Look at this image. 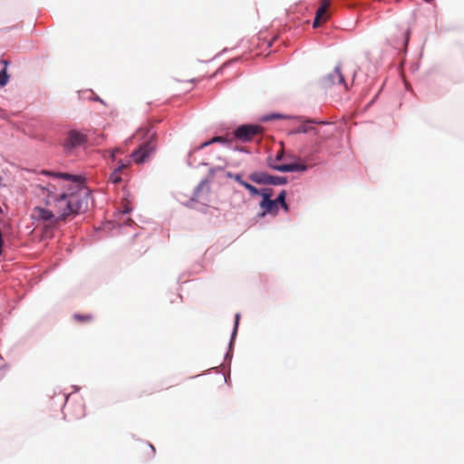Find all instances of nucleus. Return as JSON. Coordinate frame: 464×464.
<instances>
[{
  "instance_id": "1",
  "label": "nucleus",
  "mask_w": 464,
  "mask_h": 464,
  "mask_svg": "<svg viewBox=\"0 0 464 464\" xmlns=\"http://www.w3.org/2000/svg\"><path fill=\"white\" fill-rule=\"evenodd\" d=\"M88 204V195L83 189L76 194L63 193L54 198L53 208L58 219H65L70 215H76L83 210Z\"/></svg>"
},
{
  "instance_id": "2",
  "label": "nucleus",
  "mask_w": 464,
  "mask_h": 464,
  "mask_svg": "<svg viewBox=\"0 0 464 464\" xmlns=\"http://www.w3.org/2000/svg\"><path fill=\"white\" fill-rule=\"evenodd\" d=\"M156 131L152 127L140 128L135 133L134 139L143 140L140 147L130 154V158L135 163L144 162L146 158L156 150Z\"/></svg>"
},
{
  "instance_id": "3",
  "label": "nucleus",
  "mask_w": 464,
  "mask_h": 464,
  "mask_svg": "<svg viewBox=\"0 0 464 464\" xmlns=\"http://www.w3.org/2000/svg\"><path fill=\"white\" fill-rule=\"evenodd\" d=\"M264 128L257 124H244L237 127L233 132V138L242 142H249L256 137H260Z\"/></svg>"
},
{
  "instance_id": "4",
  "label": "nucleus",
  "mask_w": 464,
  "mask_h": 464,
  "mask_svg": "<svg viewBox=\"0 0 464 464\" xmlns=\"http://www.w3.org/2000/svg\"><path fill=\"white\" fill-rule=\"evenodd\" d=\"M283 156L284 151L281 150L275 159H268V166L280 172L304 171L306 169V166L301 163L278 164L277 161L281 160Z\"/></svg>"
},
{
  "instance_id": "5",
  "label": "nucleus",
  "mask_w": 464,
  "mask_h": 464,
  "mask_svg": "<svg viewBox=\"0 0 464 464\" xmlns=\"http://www.w3.org/2000/svg\"><path fill=\"white\" fill-rule=\"evenodd\" d=\"M32 218L49 226H54L59 221L58 218L51 210L42 207H35L32 211Z\"/></svg>"
},
{
  "instance_id": "6",
  "label": "nucleus",
  "mask_w": 464,
  "mask_h": 464,
  "mask_svg": "<svg viewBox=\"0 0 464 464\" xmlns=\"http://www.w3.org/2000/svg\"><path fill=\"white\" fill-rule=\"evenodd\" d=\"M262 201L260 202V208H262V213L259 215L260 217H264L266 214H273L276 215L278 211V206L275 200H272L270 198L272 196L271 189L266 188L261 192Z\"/></svg>"
},
{
  "instance_id": "7",
  "label": "nucleus",
  "mask_w": 464,
  "mask_h": 464,
  "mask_svg": "<svg viewBox=\"0 0 464 464\" xmlns=\"http://www.w3.org/2000/svg\"><path fill=\"white\" fill-rule=\"evenodd\" d=\"M330 0H320V6L318 7L315 17L313 22L314 28H317L324 24L330 17L327 10L330 6Z\"/></svg>"
},
{
  "instance_id": "8",
  "label": "nucleus",
  "mask_w": 464,
  "mask_h": 464,
  "mask_svg": "<svg viewBox=\"0 0 464 464\" xmlns=\"http://www.w3.org/2000/svg\"><path fill=\"white\" fill-rule=\"evenodd\" d=\"M66 409L72 420H81L86 415L85 403L82 399L68 403Z\"/></svg>"
},
{
  "instance_id": "9",
  "label": "nucleus",
  "mask_w": 464,
  "mask_h": 464,
  "mask_svg": "<svg viewBox=\"0 0 464 464\" xmlns=\"http://www.w3.org/2000/svg\"><path fill=\"white\" fill-rule=\"evenodd\" d=\"M86 142V137L84 134L77 131V130H70L67 134V137L64 140V148L66 150H72L78 146L82 145Z\"/></svg>"
},
{
  "instance_id": "10",
  "label": "nucleus",
  "mask_w": 464,
  "mask_h": 464,
  "mask_svg": "<svg viewBox=\"0 0 464 464\" xmlns=\"http://www.w3.org/2000/svg\"><path fill=\"white\" fill-rule=\"evenodd\" d=\"M294 133H308V132H314V135L322 137L324 140H326L330 137V133L321 132L318 129L315 127L310 125V121L304 122V124L298 126L295 130Z\"/></svg>"
},
{
  "instance_id": "11",
  "label": "nucleus",
  "mask_w": 464,
  "mask_h": 464,
  "mask_svg": "<svg viewBox=\"0 0 464 464\" xmlns=\"http://www.w3.org/2000/svg\"><path fill=\"white\" fill-rule=\"evenodd\" d=\"M326 81H327L328 84H342L344 86L345 90L348 89L346 83L344 82V77L342 72L341 67L338 65L334 68L333 72H331L326 77Z\"/></svg>"
},
{
  "instance_id": "12",
  "label": "nucleus",
  "mask_w": 464,
  "mask_h": 464,
  "mask_svg": "<svg viewBox=\"0 0 464 464\" xmlns=\"http://www.w3.org/2000/svg\"><path fill=\"white\" fill-rule=\"evenodd\" d=\"M232 140H233V138L229 139L228 135L227 136H216V137H213L212 139H210L209 140L200 144V146L198 149L202 150V149L206 148L207 146L213 144V143L227 144Z\"/></svg>"
},
{
  "instance_id": "13",
  "label": "nucleus",
  "mask_w": 464,
  "mask_h": 464,
  "mask_svg": "<svg viewBox=\"0 0 464 464\" xmlns=\"http://www.w3.org/2000/svg\"><path fill=\"white\" fill-rule=\"evenodd\" d=\"M249 179L257 184H268L270 175L266 172H253L250 174Z\"/></svg>"
},
{
  "instance_id": "14",
  "label": "nucleus",
  "mask_w": 464,
  "mask_h": 464,
  "mask_svg": "<svg viewBox=\"0 0 464 464\" xmlns=\"http://www.w3.org/2000/svg\"><path fill=\"white\" fill-rule=\"evenodd\" d=\"M42 173L44 174V175L53 176V177H55V178H61V179H66V180H77L78 179L77 177H74V176L70 175L68 173L51 172V171H47V170H43Z\"/></svg>"
},
{
  "instance_id": "15",
  "label": "nucleus",
  "mask_w": 464,
  "mask_h": 464,
  "mask_svg": "<svg viewBox=\"0 0 464 464\" xmlns=\"http://www.w3.org/2000/svg\"><path fill=\"white\" fill-rule=\"evenodd\" d=\"M117 165L114 169H119L122 173L124 169L130 166L131 160L130 158L116 160Z\"/></svg>"
},
{
  "instance_id": "16",
  "label": "nucleus",
  "mask_w": 464,
  "mask_h": 464,
  "mask_svg": "<svg viewBox=\"0 0 464 464\" xmlns=\"http://www.w3.org/2000/svg\"><path fill=\"white\" fill-rule=\"evenodd\" d=\"M285 197H286V192L285 190H282L279 195L277 196V198L275 199V202H276V205L279 206L281 205V207L285 209V210H287L288 209V206L285 202Z\"/></svg>"
},
{
  "instance_id": "17",
  "label": "nucleus",
  "mask_w": 464,
  "mask_h": 464,
  "mask_svg": "<svg viewBox=\"0 0 464 464\" xmlns=\"http://www.w3.org/2000/svg\"><path fill=\"white\" fill-rule=\"evenodd\" d=\"M3 63H5V67L0 72V87L6 85L9 80V75L6 71V65L8 63L6 61H4Z\"/></svg>"
},
{
  "instance_id": "18",
  "label": "nucleus",
  "mask_w": 464,
  "mask_h": 464,
  "mask_svg": "<svg viewBox=\"0 0 464 464\" xmlns=\"http://www.w3.org/2000/svg\"><path fill=\"white\" fill-rule=\"evenodd\" d=\"M109 180L113 184L121 183L122 180L121 172H120L119 169H113L109 177Z\"/></svg>"
},
{
  "instance_id": "19",
  "label": "nucleus",
  "mask_w": 464,
  "mask_h": 464,
  "mask_svg": "<svg viewBox=\"0 0 464 464\" xmlns=\"http://www.w3.org/2000/svg\"><path fill=\"white\" fill-rule=\"evenodd\" d=\"M73 319L79 323L88 324L92 321V316L91 314H75Z\"/></svg>"
},
{
  "instance_id": "20",
  "label": "nucleus",
  "mask_w": 464,
  "mask_h": 464,
  "mask_svg": "<svg viewBox=\"0 0 464 464\" xmlns=\"http://www.w3.org/2000/svg\"><path fill=\"white\" fill-rule=\"evenodd\" d=\"M268 180H269L268 184H271V185H283V184L286 183V178H285V177L270 175V179Z\"/></svg>"
},
{
  "instance_id": "21",
  "label": "nucleus",
  "mask_w": 464,
  "mask_h": 464,
  "mask_svg": "<svg viewBox=\"0 0 464 464\" xmlns=\"http://www.w3.org/2000/svg\"><path fill=\"white\" fill-rule=\"evenodd\" d=\"M241 186H243L245 188H246L251 195H259L261 194L260 191L254 187L253 185L247 183V182H241Z\"/></svg>"
},
{
  "instance_id": "22",
  "label": "nucleus",
  "mask_w": 464,
  "mask_h": 464,
  "mask_svg": "<svg viewBox=\"0 0 464 464\" xmlns=\"http://www.w3.org/2000/svg\"><path fill=\"white\" fill-rule=\"evenodd\" d=\"M110 152H111V158L113 160H117V155L124 153V151L121 148H114V149L111 150Z\"/></svg>"
},
{
  "instance_id": "23",
  "label": "nucleus",
  "mask_w": 464,
  "mask_h": 464,
  "mask_svg": "<svg viewBox=\"0 0 464 464\" xmlns=\"http://www.w3.org/2000/svg\"><path fill=\"white\" fill-rule=\"evenodd\" d=\"M227 177L228 178H231V179H234V180H236L237 182H238L240 185H241V182H245L243 179H242V177L241 175L239 174H232L230 172L227 173Z\"/></svg>"
},
{
  "instance_id": "24",
  "label": "nucleus",
  "mask_w": 464,
  "mask_h": 464,
  "mask_svg": "<svg viewBox=\"0 0 464 464\" xmlns=\"http://www.w3.org/2000/svg\"><path fill=\"white\" fill-rule=\"evenodd\" d=\"M238 321H239V314H236L234 333H236V332H237V325H238Z\"/></svg>"
},
{
  "instance_id": "25",
  "label": "nucleus",
  "mask_w": 464,
  "mask_h": 464,
  "mask_svg": "<svg viewBox=\"0 0 464 464\" xmlns=\"http://www.w3.org/2000/svg\"><path fill=\"white\" fill-rule=\"evenodd\" d=\"M318 124L325 125V124H327V123H326V122H324V121H320V122H318Z\"/></svg>"
},
{
  "instance_id": "26",
  "label": "nucleus",
  "mask_w": 464,
  "mask_h": 464,
  "mask_svg": "<svg viewBox=\"0 0 464 464\" xmlns=\"http://www.w3.org/2000/svg\"><path fill=\"white\" fill-rule=\"evenodd\" d=\"M427 3H430L432 0H424Z\"/></svg>"
}]
</instances>
